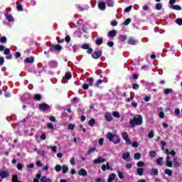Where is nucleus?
I'll list each match as a JSON object with an SVG mask.
<instances>
[{
	"label": "nucleus",
	"instance_id": "obj_1",
	"mask_svg": "<svg viewBox=\"0 0 182 182\" xmlns=\"http://www.w3.org/2000/svg\"><path fill=\"white\" fill-rule=\"evenodd\" d=\"M130 127L133 129L136 126H141L143 124V117L140 114L134 115V119L129 120Z\"/></svg>",
	"mask_w": 182,
	"mask_h": 182
},
{
	"label": "nucleus",
	"instance_id": "obj_2",
	"mask_svg": "<svg viewBox=\"0 0 182 182\" xmlns=\"http://www.w3.org/2000/svg\"><path fill=\"white\" fill-rule=\"evenodd\" d=\"M107 137L109 141H112L114 144H119V143H120V138L117 135H113V134L108 132Z\"/></svg>",
	"mask_w": 182,
	"mask_h": 182
},
{
	"label": "nucleus",
	"instance_id": "obj_3",
	"mask_svg": "<svg viewBox=\"0 0 182 182\" xmlns=\"http://www.w3.org/2000/svg\"><path fill=\"white\" fill-rule=\"evenodd\" d=\"M89 86H93V78H87L85 83L82 85V89H84V90H87Z\"/></svg>",
	"mask_w": 182,
	"mask_h": 182
},
{
	"label": "nucleus",
	"instance_id": "obj_4",
	"mask_svg": "<svg viewBox=\"0 0 182 182\" xmlns=\"http://www.w3.org/2000/svg\"><path fill=\"white\" fill-rule=\"evenodd\" d=\"M122 139H124V140H125L126 144L128 145L132 144V140H130V138H129V134H127V132H122Z\"/></svg>",
	"mask_w": 182,
	"mask_h": 182
},
{
	"label": "nucleus",
	"instance_id": "obj_5",
	"mask_svg": "<svg viewBox=\"0 0 182 182\" xmlns=\"http://www.w3.org/2000/svg\"><path fill=\"white\" fill-rule=\"evenodd\" d=\"M50 50H51L52 52H53V50L60 52V50H62V46L60 45H52L50 47Z\"/></svg>",
	"mask_w": 182,
	"mask_h": 182
},
{
	"label": "nucleus",
	"instance_id": "obj_6",
	"mask_svg": "<svg viewBox=\"0 0 182 182\" xmlns=\"http://www.w3.org/2000/svg\"><path fill=\"white\" fill-rule=\"evenodd\" d=\"M98 8L100 11H105L106 10V3H105L104 1H102V0H100L98 2Z\"/></svg>",
	"mask_w": 182,
	"mask_h": 182
},
{
	"label": "nucleus",
	"instance_id": "obj_7",
	"mask_svg": "<svg viewBox=\"0 0 182 182\" xmlns=\"http://www.w3.org/2000/svg\"><path fill=\"white\" fill-rule=\"evenodd\" d=\"M0 177L1 179L8 178L9 177V172L8 171H1L0 172Z\"/></svg>",
	"mask_w": 182,
	"mask_h": 182
},
{
	"label": "nucleus",
	"instance_id": "obj_8",
	"mask_svg": "<svg viewBox=\"0 0 182 182\" xmlns=\"http://www.w3.org/2000/svg\"><path fill=\"white\" fill-rule=\"evenodd\" d=\"M106 161V159L98 157L97 159L93 161L94 164H100V163H105Z\"/></svg>",
	"mask_w": 182,
	"mask_h": 182
},
{
	"label": "nucleus",
	"instance_id": "obj_9",
	"mask_svg": "<svg viewBox=\"0 0 182 182\" xmlns=\"http://www.w3.org/2000/svg\"><path fill=\"white\" fill-rule=\"evenodd\" d=\"M92 56L94 59H99L100 56H102V51H95Z\"/></svg>",
	"mask_w": 182,
	"mask_h": 182
},
{
	"label": "nucleus",
	"instance_id": "obj_10",
	"mask_svg": "<svg viewBox=\"0 0 182 182\" xmlns=\"http://www.w3.org/2000/svg\"><path fill=\"white\" fill-rule=\"evenodd\" d=\"M123 160H127V161H130V152H126L122 154Z\"/></svg>",
	"mask_w": 182,
	"mask_h": 182
},
{
	"label": "nucleus",
	"instance_id": "obj_11",
	"mask_svg": "<svg viewBox=\"0 0 182 182\" xmlns=\"http://www.w3.org/2000/svg\"><path fill=\"white\" fill-rule=\"evenodd\" d=\"M159 174V169L156 168H152L150 170V175L151 176H158Z\"/></svg>",
	"mask_w": 182,
	"mask_h": 182
},
{
	"label": "nucleus",
	"instance_id": "obj_12",
	"mask_svg": "<svg viewBox=\"0 0 182 182\" xmlns=\"http://www.w3.org/2000/svg\"><path fill=\"white\" fill-rule=\"evenodd\" d=\"M79 176H82V177H86L87 176V171H86V169L81 168L78 172Z\"/></svg>",
	"mask_w": 182,
	"mask_h": 182
},
{
	"label": "nucleus",
	"instance_id": "obj_13",
	"mask_svg": "<svg viewBox=\"0 0 182 182\" xmlns=\"http://www.w3.org/2000/svg\"><path fill=\"white\" fill-rule=\"evenodd\" d=\"M173 163L176 168H178V167H180V163L178 162V159L177 157L173 158Z\"/></svg>",
	"mask_w": 182,
	"mask_h": 182
},
{
	"label": "nucleus",
	"instance_id": "obj_14",
	"mask_svg": "<svg viewBox=\"0 0 182 182\" xmlns=\"http://www.w3.org/2000/svg\"><path fill=\"white\" fill-rule=\"evenodd\" d=\"M116 178V173H111L108 176L107 182H113V180Z\"/></svg>",
	"mask_w": 182,
	"mask_h": 182
},
{
	"label": "nucleus",
	"instance_id": "obj_15",
	"mask_svg": "<svg viewBox=\"0 0 182 182\" xmlns=\"http://www.w3.org/2000/svg\"><path fill=\"white\" fill-rule=\"evenodd\" d=\"M116 35H117L116 30H112L108 33V36H109V38H114Z\"/></svg>",
	"mask_w": 182,
	"mask_h": 182
},
{
	"label": "nucleus",
	"instance_id": "obj_16",
	"mask_svg": "<svg viewBox=\"0 0 182 182\" xmlns=\"http://www.w3.org/2000/svg\"><path fill=\"white\" fill-rule=\"evenodd\" d=\"M40 110H48L49 109V106L47 104H41L39 106Z\"/></svg>",
	"mask_w": 182,
	"mask_h": 182
},
{
	"label": "nucleus",
	"instance_id": "obj_17",
	"mask_svg": "<svg viewBox=\"0 0 182 182\" xmlns=\"http://www.w3.org/2000/svg\"><path fill=\"white\" fill-rule=\"evenodd\" d=\"M128 43L129 45H136V43H137V41L133 38H129L128 40Z\"/></svg>",
	"mask_w": 182,
	"mask_h": 182
},
{
	"label": "nucleus",
	"instance_id": "obj_18",
	"mask_svg": "<svg viewBox=\"0 0 182 182\" xmlns=\"http://www.w3.org/2000/svg\"><path fill=\"white\" fill-rule=\"evenodd\" d=\"M34 60L35 59L33 58V57H29V58H26L24 60V62L27 63H33Z\"/></svg>",
	"mask_w": 182,
	"mask_h": 182
},
{
	"label": "nucleus",
	"instance_id": "obj_19",
	"mask_svg": "<svg viewBox=\"0 0 182 182\" xmlns=\"http://www.w3.org/2000/svg\"><path fill=\"white\" fill-rule=\"evenodd\" d=\"M96 124V119H95V118H91L89 122H88V124L89 126H90L91 127H93V126H95V124Z\"/></svg>",
	"mask_w": 182,
	"mask_h": 182
},
{
	"label": "nucleus",
	"instance_id": "obj_20",
	"mask_svg": "<svg viewBox=\"0 0 182 182\" xmlns=\"http://www.w3.org/2000/svg\"><path fill=\"white\" fill-rule=\"evenodd\" d=\"M138 176H143V173H144V168H138L136 169Z\"/></svg>",
	"mask_w": 182,
	"mask_h": 182
},
{
	"label": "nucleus",
	"instance_id": "obj_21",
	"mask_svg": "<svg viewBox=\"0 0 182 182\" xmlns=\"http://www.w3.org/2000/svg\"><path fill=\"white\" fill-rule=\"evenodd\" d=\"M6 18L9 22H14V17L11 14H6Z\"/></svg>",
	"mask_w": 182,
	"mask_h": 182
},
{
	"label": "nucleus",
	"instance_id": "obj_22",
	"mask_svg": "<svg viewBox=\"0 0 182 182\" xmlns=\"http://www.w3.org/2000/svg\"><path fill=\"white\" fill-rule=\"evenodd\" d=\"M156 164L158 166H163V157H159L156 159Z\"/></svg>",
	"mask_w": 182,
	"mask_h": 182
},
{
	"label": "nucleus",
	"instance_id": "obj_23",
	"mask_svg": "<svg viewBox=\"0 0 182 182\" xmlns=\"http://www.w3.org/2000/svg\"><path fill=\"white\" fill-rule=\"evenodd\" d=\"M141 157V154L139 152L134 154V160H140Z\"/></svg>",
	"mask_w": 182,
	"mask_h": 182
},
{
	"label": "nucleus",
	"instance_id": "obj_24",
	"mask_svg": "<svg viewBox=\"0 0 182 182\" xmlns=\"http://www.w3.org/2000/svg\"><path fill=\"white\" fill-rule=\"evenodd\" d=\"M62 168H63V174H66V173H68V171H69V168L66 165H63Z\"/></svg>",
	"mask_w": 182,
	"mask_h": 182
},
{
	"label": "nucleus",
	"instance_id": "obj_25",
	"mask_svg": "<svg viewBox=\"0 0 182 182\" xmlns=\"http://www.w3.org/2000/svg\"><path fill=\"white\" fill-rule=\"evenodd\" d=\"M171 8H172V9H174L175 11H181V6L178 5H172Z\"/></svg>",
	"mask_w": 182,
	"mask_h": 182
},
{
	"label": "nucleus",
	"instance_id": "obj_26",
	"mask_svg": "<svg viewBox=\"0 0 182 182\" xmlns=\"http://www.w3.org/2000/svg\"><path fill=\"white\" fill-rule=\"evenodd\" d=\"M105 119L107 122H112V120H113V117L112 114H105Z\"/></svg>",
	"mask_w": 182,
	"mask_h": 182
},
{
	"label": "nucleus",
	"instance_id": "obj_27",
	"mask_svg": "<svg viewBox=\"0 0 182 182\" xmlns=\"http://www.w3.org/2000/svg\"><path fill=\"white\" fill-rule=\"evenodd\" d=\"M107 6H113L114 5V1L113 0H107Z\"/></svg>",
	"mask_w": 182,
	"mask_h": 182
},
{
	"label": "nucleus",
	"instance_id": "obj_28",
	"mask_svg": "<svg viewBox=\"0 0 182 182\" xmlns=\"http://www.w3.org/2000/svg\"><path fill=\"white\" fill-rule=\"evenodd\" d=\"M75 127H76V124H70L68 126V130H75Z\"/></svg>",
	"mask_w": 182,
	"mask_h": 182
},
{
	"label": "nucleus",
	"instance_id": "obj_29",
	"mask_svg": "<svg viewBox=\"0 0 182 182\" xmlns=\"http://www.w3.org/2000/svg\"><path fill=\"white\" fill-rule=\"evenodd\" d=\"M164 173L167 174V176H173V171L168 168L165 169Z\"/></svg>",
	"mask_w": 182,
	"mask_h": 182
},
{
	"label": "nucleus",
	"instance_id": "obj_30",
	"mask_svg": "<svg viewBox=\"0 0 182 182\" xmlns=\"http://www.w3.org/2000/svg\"><path fill=\"white\" fill-rule=\"evenodd\" d=\"M149 156H150V157H152L153 159H154V157H156V156H157V154L156 153V151H150Z\"/></svg>",
	"mask_w": 182,
	"mask_h": 182
},
{
	"label": "nucleus",
	"instance_id": "obj_31",
	"mask_svg": "<svg viewBox=\"0 0 182 182\" xmlns=\"http://www.w3.org/2000/svg\"><path fill=\"white\" fill-rule=\"evenodd\" d=\"M55 171H57L58 173H59V171H61L62 170V166L59 165V164H57L55 166Z\"/></svg>",
	"mask_w": 182,
	"mask_h": 182
},
{
	"label": "nucleus",
	"instance_id": "obj_32",
	"mask_svg": "<svg viewBox=\"0 0 182 182\" xmlns=\"http://www.w3.org/2000/svg\"><path fill=\"white\" fill-rule=\"evenodd\" d=\"M35 151H37L38 154H39V156H45V152L43 151H41L38 149H35Z\"/></svg>",
	"mask_w": 182,
	"mask_h": 182
},
{
	"label": "nucleus",
	"instance_id": "obj_33",
	"mask_svg": "<svg viewBox=\"0 0 182 182\" xmlns=\"http://www.w3.org/2000/svg\"><path fill=\"white\" fill-rule=\"evenodd\" d=\"M77 50H79V46L74 45L73 46V52H74V53H76V52H77Z\"/></svg>",
	"mask_w": 182,
	"mask_h": 182
},
{
	"label": "nucleus",
	"instance_id": "obj_34",
	"mask_svg": "<svg viewBox=\"0 0 182 182\" xmlns=\"http://www.w3.org/2000/svg\"><path fill=\"white\" fill-rule=\"evenodd\" d=\"M171 92H173V90L170 88H166L164 90V95H168L169 93H171Z\"/></svg>",
	"mask_w": 182,
	"mask_h": 182
},
{
	"label": "nucleus",
	"instance_id": "obj_35",
	"mask_svg": "<svg viewBox=\"0 0 182 182\" xmlns=\"http://www.w3.org/2000/svg\"><path fill=\"white\" fill-rule=\"evenodd\" d=\"M163 8V5L160 3L156 4V9L157 11H160Z\"/></svg>",
	"mask_w": 182,
	"mask_h": 182
},
{
	"label": "nucleus",
	"instance_id": "obj_36",
	"mask_svg": "<svg viewBox=\"0 0 182 182\" xmlns=\"http://www.w3.org/2000/svg\"><path fill=\"white\" fill-rule=\"evenodd\" d=\"M119 41H121V42H124V41H126V39H127V36H120L119 37Z\"/></svg>",
	"mask_w": 182,
	"mask_h": 182
},
{
	"label": "nucleus",
	"instance_id": "obj_37",
	"mask_svg": "<svg viewBox=\"0 0 182 182\" xmlns=\"http://www.w3.org/2000/svg\"><path fill=\"white\" fill-rule=\"evenodd\" d=\"M94 151H96V147L90 148V149L87 151V154H92V153H93Z\"/></svg>",
	"mask_w": 182,
	"mask_h": 182
},
{
	"label": "nucleus",
	"instance_id": "obj_38",
	"mask_svg": "<svg viewBox=\"0 0 182 182\" xmlns=\"http://www.w3.org/2000/svg\"><path fill=\"white\" fill-rule=\"evenodd\" d=\"M97 45H102L103 43V38H100L96 40Z\"/></svg>",
	"mask_w": 182,
	"mask_h": 182
},
{
	"label": "nucleus",
	"instance_id": "obj_39",
	"mask_svg": "<svg viewBox=\"0 0 182 182\" xmlns=\"http://www.w3.org/2000/svg\"><path fill=\"white\" fill-rule=\"evenodd\" d=\"M137 167H144V162L143 161H140L136 164Z\"/></svg>",
	"mask_w": 182,
	"mask_h": 182
},
{
	"label": "nucleus",
	"instance_id": "obj_40",
	"mask_svg": "<svg viewBox=\"0 0 182 182\" xmlns=\"http://www.w3.org/2000/svg\"><path fill=\"white\" fill-rule=\"evenodd\" d=\"M102 83H103V80H98L97 81V82L95 83L96 87H99V86H100V85H102Z\"/></svg>",
	"mask_w": 182,
	"mask_h": 182
},
{
	"label": "nucleus",
	"instance_id": "obj_41",
	"mask_svg": "<svg viewBox=\"0 0 182 182\" xmlns=\"http://www.w3.org/2000/svg\"><path fill=\"white\" fill-rule=\"evenodd\" d=\"M131 144H132V147H135V148L139 147V142H137V141H135L132 143L131 142Z\"/></svg>",
	"mask_w": 182,
	"mask_h": 182
},
{
	"label": "nucleus",
	"instance_id": "obj_42",
	"mask_svg": "<svg viewBox=\"0 0 182 182\" xmlns=\"http://www.w3.org/2000/svg\"><path fill=\"white\" fill-rule=\"evenodd\" d=\"M35 100H41L42 99V97L39 94H36L34 95Z\"/></svg>",
	"mask_w": 182,
	"mask_h": 182
},
{
	"label": "nucleus",
	"instance_id": "obj_43",
	"mask_svg": "<svg viewBox=\"0 0 182 182\" xmlns=\"http://www.w3.org/2000/svg\"><path fill=\"white\" fill-rule=\"evenodd\" d=\"M166 166L167 167H173V162L171 161H166Z\"/></svg>",
	"mask_w": 182,
	"mask_h": 182
},
{
	"label": "nucleus",
	"instance_id": "obj_44",
	"mask_svg": "<svg viewBox=\"0 0 182 182\" xmlns=\"http://www.w3.org/2000/svg\"><path fill=\"white\" fill-rule=\"evenodd\" d=\"M148 137H149V139H153V137H154V132L153 131H151L148 134Z\"/></svg>",
	"mask_w": 182,
	"mask_h": 182
},
{
	"label": "nucleus",
	"instance_id": "obj_45",
	"mask_svg": "<svg viewBox=\"0 0 182 182\" xmlns=\"http://www.w3.org/2000/svg\"><path fill=\"white\" fill-rule=\"evenodd\" d=\"M71 77H72V74L70 73H65V79L69 80V79H71Z\"/></svg>",
	"mask_w": 182,
	"mask_h": 182
},
{
	"label": "nucleus",
	"instance_id": "obj_46",
	"mask_svg": "<svg viewBox=\"0 0 182 182\" xmlns=\"http://www.w3.org/2000/svg\"><path fill=\"white\" fill-rule=\"evenodd\" d=\"M50 149H51L52 151H53V153H56L57 150H58V146H49Z\"/></svg>",
	"mask_w": 182,
	"mask_h": 182
},
{
	"label": "nucleus",
	"instance_id": "obj_47",
	"mask_svg": "<svg viewBox=\"0 0 182 182\" xmlns=\"http://www.w3.org/2000/svg\"><path fill=\"white\" fill-rule=\"evenodd\" d=\"M130 22H132V20L130 18H127L124 22V25L125 26H127V25H129L130 23Z\"/></svg>",
	"mask_w": 182,
	"mask_h": 182
},
{
	"label": "nucleus",
	"instance_id": "obj_48",
	"mask_svg": "<svg viewBox=\"0 0 182 182\" xmlns=\"http://www.w3.org/2000/svg\"><path fill=\"white\" fill-rule=\"evenodd\" d=\"M176 23H177V25L181 26L182 25V18H177L176 20Z\"/></svg>",
	"mask_w": 182,
	"mask_h": 182
},
{
	"label": "nucleus",
	"instance_id": "obj_49",
	"mask_svg": "<svg viewBox=\"0 0 182 182\" xmlns=\"http://www.w3.org/2000/svg\"><path fill=\"white\" fill-rule=\"evenodd\" d=\"M70 163L72 166H75L76 164V162L75 161V157H73L70 160Z\"/></svg>",
	"mask_w": 182,
	"mask_h": 182
},
{
	"label": "nucleus",
	"instance_id": "obj_50",
	"mask_svg": "<svg viewBox=\"0 0 182 182\" xmlns=\"http://www.w3.org/2000/svg\"><path fill=\"white\" fill-rule=\"evenodd\" d=\"M0 42H1V43H6V37H5V36L1 37L0 39Z\"/></svg>",
	"mask_w": 182,
	"mask_h": 182
},
{
	"label": "nucleus",
	"instance_id": "obj_51",
	"mask_svg": "<svg viewBox=\"0 0 182 182\" xmlns=\"http://www.w3.org/2000/svg\"><path fill=\"white\" fill-rule=\"evenodd\" d=\"M17 168L18 170H22V168H23V165H22L21 163H18L17 165Z\"/></svg>",
	"mask_w": 182,
	"mask_h": 182
},
{
	"label": "nucleus",
	"instance_id": "obj_52",
	"mask_svg": "<svg viewBox=\"0 0 182 182\" xmlns=\"http://www.w3.org/2000/svg\"><path fill=\"white\" fill-rule=\"evenodd\" d=\"M132 6H129L124 9V12H130L132 11Z\"/></svg>",
	"mask_w": 182,
	"mask_h": 182
},
{
	"label": "nucleus",
	"instance_id": "obj_53",
	"mask_svg": "<svg viewBox=\"0 0 182 182\" xmlns=\"http://www.w3.org/2000/svg\"><path fill=\"white\" fill-rule=\"evenodd\" d=\"M166 144H167V142H166V141H161V145L163 146L161 147V149H162V150H164V146H166Z\"/></svg>",
	"mask_w": 182,
	"mask_h": 182
},
{
	"label": "nucleus",
	"instance_id": "obj_54",
	"mask_svg": "<svg viewBox=\"0 0 182 182\" xmlns=\"http://www.w3.org/2000/svg\"><path fill=\"white\" fill-rule=\"evenodd\" d=\"M48 178L46 177V176H42V178H41V182H46V181H48Z\"/></svg>",
	"mask_w": 182,
	"mask_h": 182
},
{
	"label": "nucleus",
	"instance_id": "obj_55",
	"mask_svg": "<svg viewBox=\"0 0 182 182\" xmlns=\"http://www.w3.org/2000/svg\"><path fill=\"white\" fill-rule=\"evenodd\" d=\"M11 53V50L9 48H6L4 50V55H9Z\"/></svg>",
	"mask_w": 182,
	"mask_h": 182
},
{
	"label": "nucleus",
	"instance_id": "obj_56",
	"mask_svg": "<svg viewBox=\"0 0 182 182\" xmlns=\"http://www.w3.org/2000/svg\"><path fill=\"white\" fill-rule=\"evenodd\" d=\"M118 177H119V178H124V176L123 175V173L118 171Z\"/></svg>",
	"mask_w": 182,
	"mask_h": 182
},
{
	"label": "nucleus",
	"instance_id": "obj_57",
	"mask_svg": "<svg viewBox=\"0 0 182 182\" xmlns=\"http://www.w3.org/2000/svg\"><path fill=\"white\" fill-rule=\"evenodd\" d=\"M5 62V59H4V57H0V65L2 66Z\"/></svg>",
	"mask_w": 182,
	"mask_h": 182
},
{
	"label": "nucleus",
	"instance_id": "obj_58",
	"mask_svg": "<svg viewBox=\"0 0 182 182\" xmlns=\"http://www.w3.org/2000/svg\"><path fill=\"white\" fill-rule=\"evenodd\" d=\"M81 48H82V49H85V50L89 49V45L83 44Z\"/></svg>",
	"mask_w": 182,
	"mask_h": 182
},
{
	"label": "nucleus",
	"instance_id": "obj_59",
	"mask_svg": "<svg viewBox=\"0 0 182 182\" xmlns=\"http://www.w3.org/2000/svg\"><path fill=\"white\" fill-rule=\"evenodd\" d=\"M48 129H53V124L49 122L47 124Z\"/></svg>",
	"mask_w": 182,
	"mask_h": 182
},
{
	"label": "nucleus",
	"instance_id": "obj_60",
	"mask_svg": "<svg viewBox=\"0 0 182 182\" xmlns=\"http://www.w3.org/2000/svg\"><path fill=\"white\" fill-rule=\"evenodd\" d=\"M41 140H46V134H45V133H43V134L41 135Z\"/></svg>",
	"mask_w": 182,
	"mask_h": 182
},
{
	"label": "nucleus",
	"instance_id": "obj_61",
	"mask_svg": "<svg viewBox=\"0 0 182 182\" xmlns=\"http://www.w3.org/2000/svg\"><path fill=\"white\" fill-rule=\"evenodd\" d=\"M103 141H105V139H103V138H101L99 139L98 143H99L100 146H103Z\"/></svg>",
	"mask_w": 182,
	"mask_h": 182
},
{
	"label": "nucleus",
	"instance_id": "obj_62",
	"mask_svg": "<svg viewBox=\"0 0 182 182\" xmlns=\"http://www.w3.org/2000/svg\"><path fill=\"white\" fill-rule=\"evenodd\" d=\"M132 88L134 90H137V89H139V84H134L133 86H132Z\"/></svg>",
	"mask_w": 182,
	"mask_h": 182
},
{
	"label": "nucleus",
	"instance_id": "obj_63",
	"mask_svg": "<svg viewBox=\"0 0 182 182\" xmlns=\"http://www.w3.org/2000/svg\"><path fill=\"white\" fill-rule=\"evenodd\" d=\"M169 154H171V156H173L174 157V156H176V151L171 150V151L169 152Z\"/></svg>",
	"mask_w": 182,
	"mask_h": 182
},
{
	"label": "nucleus",
	"instance_id": "obj_64",
	"mask_svg": "<svg viewBox=\"0 0 182 182\" xmlns=\"http://www.w3.org/2000/svg\"><path fill=\"white\" fill-rule=\"evenodd\" d=\"M107 45L109 46V48H112V46L114 45V43L113 41H109L107 43Z\"/></svg>",
	"mask_w": 182,
	"mask_h": 182
}]
</instances>
